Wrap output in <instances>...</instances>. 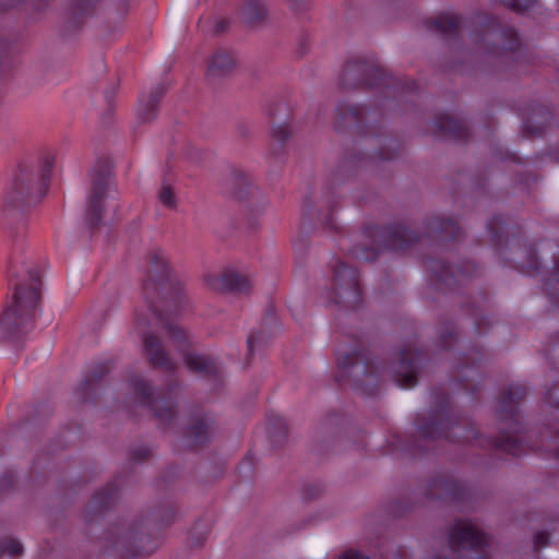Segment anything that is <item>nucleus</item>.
<instances>
[{
  "mask_svg": "<svg viewBox=\"0 0 559 559\" xmlns=\"http://www.w3.org/2000/svg\"><path fill=\"white\" fill-rule=\"evenodd\" d=\"M55 164L51 155L43 158L40 170L21 164L9 186L0 211V224L14 239L22 238L26 229V213L45 195Z\"/></svg>",
  "mask_w": 559,
  "mask_h": 559,
  "instance_id": "1",
  "label": "nucleus"
},
{
  "mask_svg": "<svg viewBox=\"0 0 559 559\" xmlns=\"http://www.w3.org/2000/svg\"><path fill=\"white\" fill-rule=\"evenodd\" d=\"M332 427L330 424H324L317 431L314 441L318 443L320 449H324L333 443L334 441V432L332 431Z\"/></svg>",
  "mask_w": 559,
  "mask_h": 559,
  "instance_id": "36",
  "label": "nucleus"
},
{
  "mask_svg": "<svg viewBox=\"0 0 559 559\" xmlns=\"http://www.w3.org/2000/svg\"><path fill=\"white\" fill-rule=\"evenodd\" d=\"M23 554V546L16 538L5 536L0 538V557H19Z\"/></svg>",
  "mask_w": 559,
  "mask_h": 559,
  "instance_id": "34",
  "label": "nucleus"
},
{
  "mask_svg": "<svg viewBox=\"0 0 559 559\" xmlns=\"http://www.w3.org/2000/svg\"><path fill=\"white\" fill-rule=\"evenodd\" d=\"M383 79V70L378 66L368 61L355 60L344 67L341 85L344 90L372 87L381 85Z\"/></svg>",
  "mask_w": 559,
  "mask_h": 559,
  "instance_id": "12",
  "label": "nucleus"
},
{
  "mask_svg": "<svg viewBox=\"0 0 559 559\" xmlns=\"http://www.w3.org/2000/svg\"><path fill=\"white\" fill-rule=\"evenodd\" d=\"M28 288L16 284L12 304L0 316V342L19 341L25 333L32 311L39 300L40 276L37 271H28Z\"/></svg>",
  "mask_w": 559,
  "mask_h": 559,
  "instance_id": "3",
  "label": "nucleus"
},
{
  "mask_svg": "<svg viewBox=\"0 0 559 559\" xmlns=\"http://www.w3.org/2000/svg\"><path fill=\"white\" fill-rule=\"evenodd\" d=\"M215 430V419L207 414L193 417L186 428L185 437L191 445H204Z\"/></svg>",
  "mask_w": 559,
  "mask_h": 559,
  "instance_id": "20",
  "label": "nucleus"
},
{
  "mask_svg": "<svg viewBox=\"0 0 559 559\" xmlns=\"http://www.w3.org/2000/svg\"><path fill=\"white\" fill-rule=\"evenodd\" d=\"M187 368L202 378L218 379L221 376L217 362L210 356L187 353L183 357Z\"/></svg>",
  "mask_w": 559,
  "mask_h": 559,
  "instance_id": "22",
  "label": "nucleus"
},
{
  "mask_svg": "<svg viewBox=\"0 0 559 559\" xmlns=\"http://www.w3.org/2000/svg\"><path fill=\"white\" fill-rule=\"evenodd\" d=\"M133 461L143 462L151 456V450L146 447H138L130 452Z\"/></svg>",
  "mask_w": 559,
  "mask_h": 559,
  "instance_id": "46",
  "label": "nucleus"
},
{
  "mask_svg": "<svg viewBox=\"0 0 559 559\" xmlns=\"http://www.w3.org/2000/svg\"><path fill=\"white\" fill-rule=\"evenodd\" d=\"M385 247L392 251H400L419 241V235L405 226L388 229L384 236Z\"/></svg>",
  "mask_w": 559,
  "mask_h": 559,
  "instance_id": "24",
  "label": "nucleus"
},
{
  "mask_svg": "<svg viewBox=\"0 0 559 559\" xmlns=\"http://www.w3.org/2000/svg\"><path fill=\"white\" fill-rule=\"evenodd\" d=\"M525 396L524 385L511 384L499 401L500 437L495 441V447L514 456L520 455L523 451L522 440L519 437L522 426L516 406Z\"/></svg>",
  "mask_w": 559,
  "mask_h": 559,
  "instance_id": "5",
  "label": "nucleus"
},
{
  "mask_svg": "<svg viewBox=\"0 0 559 559\" xmlns=\"http://www.w3.org/2000/svg\"><path fill=\"white\" fill-rule=\"evenodd\" d=\"M158 200L162 204L169 209H175L177 206L176 197L174 189L170 185L164 182L158 191Z\"/></svg>",
  "mask_w": 559,
  "mask_h": 559,
  "instance_id": "38",
  "label": "nucleus"
},
{
  "mask_svg": "<svg viewBox=\"0 0 559 559\" xmlns=\"http://www.w3.org/2000/svg\"><path fill=\"white\" fill-rule=\"evenodd\" d=\"M473 40L483 52L492 55H500L503 50L513 51L520 46L516 32L511 27H502L495 19L475 33Z\"/></svg>",
  "mask_w": 559,
  "mask_h": 559,
  "instance_id": "10",
  "label": "nucleus"
},
{
  "mask_svg": "<svg viewBox=\"0 0 559 559\" xmlns=\"http://www.w3.org/2000/svg\"><path fill=\"white\" fill-rule=\"evenodd\" d=\"M353 255L362 261H373L377 259L379 251L364 245H357L352 250Z\"/></svg>",
  "mask_w": 559,
  "mask_h": 559,
  "instance_id": "39",
  "label": "nucleus"
},
{
  "mask_svg": "<svg viewBox=\"0 0 559 559\" xmlns=\"http://www.w3.org/2000/svg\"><path fill=\"white\" fill-rule=\"evenodd\" d=\"M429 27L450 38L459 33L460 21L454 15H440L429 23Z\"/></svg>",
  "mask_w": 559,
  "mask_h": 559,
  "instance_id": "31",
  "label": "nucleus"
},
{
  "mask_svg": "<svg viewBox=\"0 0 559 559\" xmlns=\"http://www.w3.org/2000/svg\"><path fill=\"white\" fill-rule=\"evenodd\" d=\"M176 510L173 506L166 504L154 510L152 516L154 521L160 522V524H169L175 518Z\"/></svg>",
  "mask_w": 559,
  "mask_h": 559,
  "instance_id": "37",
  "label": "nucleus"
},
{
  "mask_svg": "<svg viewBox=\"0 0 559 559\" xmlns=\"http://www.w3.org/2000/svg\"><path fill=\"white\" fill-rule=\"evenodd\" d=\"M146 259L148 273L143 292L154 316L162 321L163 313H175L179 310L186 296L182 285L173 276L163 250L152 249Z\"/></svg>",
  "mask_w": 559,
  "mask_h": 559,
  "instance_id": "2",
  "label": "nucleus"
},
{
  "mask_svg": "<svg viewBox=\"0 0 559 559\" xmlns=\"http://www.w3.org/2000/svg\"><path fill=\"white\" fill-rule=\"evenodd\" d=\"M131 388L140 403L148 406L160 425H169L177 415L173 401L154 397V390L150 382L142 376L134 374L130 378Z\"/></svg>",
  "mask_w": 559,
  "mask_h": 559,
  "instance_id": "11",
  "label": "nucleus"
},
{
  "mask_svg": "<svg viewBox=\"0 0 559 559\" xmlns=\"http://www.w3.org/2000/svg\"><path fill=\"white\" fill-rule=\"evenodd\" d=\"M307 52V45H306V41L302 40V43L300 44L299 48L297 49V53L302 57L305 56Z\"/></svg>",
  "mask_w": 559,
  "mask_h": 559,
  "instance_id": "54",
  "label": "nucleus"
},
{
  "mask_svg": "<svg viewBox=\"0 0 559 559\" xmlns=\"http://www.w3.org/2000/svg\"><path fill=\"white\" fill-rule=\"evenodd\" d=\"M543 253L549 257V261L544 260L539 262L537 250L533 246H530L515 252L512 260L524 273L533 274L539 271V269H544L554 277V281L558 282L557 285L551 287L552 290L549 294L554 301L559 305V247L548 243L543 248Z\"/></svg>",
  "mask_w": 559,
  "mask_h": 559,
  "instance_id": "9",
  "label": "nucleus"
},
{
  "mask_svg": "<svg viewBox=\"0 0 559 559\" xmlns=\"http://www.w3.org/2000/svg\"><path fill=\"white\" fill-rule=\"evenodd\" d=\"M399 156V152L394 150L391 145H386L379 150L377 153V157L380 160H392Z\"/></svg>",
  "mask_w": 559,
  "mask_h": 559,
  "instance_id": "47",
  "label": "nucleus"
},
{
  "mask_svg": "<svg viewBox=\"0 0 559 559\" xmlns=\"http://www.w3.org/2000/svg\"><path fill=\"white\" fill-rule=\"evenodd\" d=\"M508 8L513 11L522 12L527 10L532 4L533 0H501Z\"/></svg>",
  "mask_w": 559,
  "mask_h": 559,
  "instance_id": "43",
  "label": "nucleus"
},
{
  "mask_svg": "<svg viewBox=\"0 0 559 559\" xmlns=\"http://www.w3.org/2000/svg\"><path fill=\"white\" fill-rule=\"evenodd\" d=\"M435 134L440 136L453 138L455 140H466L468 138V128L464 121L449 115L437 117L433 122Z\"/></svg>",
  "mask_w": 559,
  "mask_h": 559,
  "instance_id": "23",
  "label": "nucleus"
},
{
  "mask_svg": "<svg viewBox=\"0 0 559 559\" xmlns=\"http://www.w3.org/2000/svg\"><path fill=\"white\" fill-rule=\"evenodd\" d=\"M320 492H321V489L319 487H317V486L310 487L308 489V496L311 497V498H314V497L319 496Z\"/></svg>",
  "mask_w": 559,
  "mask_h": 559,
  "instance_id": "53",
  "label": "nucleus"
},
{
  "mask_svg": "<svg viewBox=\"0 0 559 559\" xmlns=\"http://www.w3.org/2000/svg\"><path fill=\"white\" fill-rule=\"evenodd\" d=\"M445 397H437V409L426 415H420L417 420V429L425 440H433L444 437L454 442H469L476 438L477 432L469 423H450L445 416Z\"/></svg>",
  "mask_w": 559,
  "mask_h": 559,
  "instance_id": "7",
  "label": "nucleus"
},
{
  "mask_svg": "<svg viewBox=\"0 0 559 559\" xmlns=\"http://www.w3.org/2000/svg\"><path fill=\"white\" fill-rule=\"evenodd\" d=\"M239 131L242 135H248L250 133V130L245 126L239 127Z\"/></svg>",
  "mask_w": 559,
  "mask_h": 559,
  "instance_id": "55",
  "label": "nucleus"
},
{
  "mask_svg": "<svg viewBox=\"0 0 559 559\" xmlns=\"http://www.w3.org/2000/svg\"><path fill=\"white\" fill-rule=\"evenodd\" d=\"M14 481V474L12 472H4L0 477V491L11 488Z\"/></svg>",
  "mask_w": 559,
  "mask_h": 559,
  "instance_id": "48",
  "label": "nucleus"
},
{
  "mask_svg": "<svg viewBox=\"0 0 559 559\" xmlns=\"http://www.w3.org/2000/svg\"><path fill=\"white\" fill-rule=\"evenodd\" d=\"M285 2L290 11L296 15L305 14L310 8L308 0H285Z\"/></svg>",
  "mask_w": 559,
  "mask_h": 559,
  "instance_id": "41",
  "label": "nucleus"
},
{
  "mask_svg": "<svg viewBox=\"0 0 559 559\" xmlns=\"http://www.w3.org/2000/svg\"><path fill=\"white\" fill-rule=\"evenodd\" d=\"M420 365L419 355L413 347L402 349L399 366L393 372V380L403 388L416 384V377Z\"/></svg>",
  "mask_w": 559,
  "mask_h": 559,
  "instance_id": "18",
  "label": "nucleus"
},
{
  "mask_svg": "<svg viewBox=\"0 0 559 559\" xmlns=\"http://www.w3.org/2000/svg\"><path fill=\"white\" fill-rule=\"evenodd\" d=\"M333 284L337 302L356 308L361 299V290L357 271L344 262L333 266Z\"/></svg>",
  "mask_w": 559,
  "mask_h": 559,
  "instance_id": "13",
  "label": "nucleus"
},
{
  "mask_svg": "<svg viewBox=\"0 0 559 559\" xmlns=\"http://www.w3.org/2000/svg\"><path fill=\"white\" fill-rule=\"evenodd\" d=\"M236 66L235 53L227 48L219 47L206 60L205 76L210 82L224 80L234 73Z\"/></svg>",
  "mask_w": 559,
  "mask_h": 559,
  "instance_id": "16",
  "label": "nucleus"
},
{
  "mask_svg": "<svg viewBox=\"0 0 559 559\" xmlns=\"http://www.w3.org/2000/svg\"><path fill=\"white\" fill-rule=\"evenodd\" d=\"M269 435L275 447H282L287 440V426L281 418L276 419L269 429Z\"/></svg>",
  "mask_w": 559,
  "mask_h": 559,
  "instance_id": "35",
  "label": "nucleus"
},
{
  "mask_svg": "<svg viewBox=\"0 0 559 559\" xmlns=\"http://www.w3.org/2000/svg\"><path fill=\"white\" fill-rule=\"evenodd\" d=\"M427 227L431 235H442L450 238H457L461 231L459 224L453 218L443 216L430 217Z\"/></svg>",
  "mask_w": 559,
  "mask_h": 559,
  "instance_id": "27",
  "label": "nucleus"
},
{
  "mask_svg": "<svg viewBox=\"0 0 559 559\" xmlns=\"http://www.w3.org/2000/svg\"><path fill=\"white\" fill-rule=\"evenodd\" d=\"M267 10L259 0H248L241 10V17L248 25H258L266 20Z\"/></svg>",
  "mask_w": 559,
  "mask_h": 559,
  "instance_id": "28",
  "label": "nucleus"
},
{
  "mask_svg": "<svg viewBox=\"0 0 559 559\" xmlns=\"http://www.w3.org/2000/svg\"><path fill=\"white\" fill-rule=\"evenodd\" d=\"M140 524L123 519L111 522L100 537L103 550L126 559L151 555L157 544L140 528Z\"/></svg>",
  "mask_w": 559,
  "mask_h": 559,
  "instance_id": "4",
  "label": "nucleus"
},
{
  "mask_svg": "<svg viewBox=\"0 0 559 559\" xmlns=\"http://www.w3.org/2000/svg\"><path fill=\"white\" fill-rule=\"evenodd\" d=\"M290 134L292 131L286 123H278L272 128V138L280 143L287 141Z\"/></svg>",
  "mask_w": 559,
  "mask_h": 559,
  "instance_id": "40",
  "label": "nucleus"
},
{
  "mask_svg": "<svg viewBox=\"0 0 559 559\" xmlns=\"http://www.w3.org/2000/svg\"><path fill=\"white\" fill-rule=\"evenodd\" d=\"M260 340V336H257L255 334L251 333L249 336H248V340H247V346H248V350H249V354H252V350H253V344L255 342H258Z\"/></svg>",
  "mask_w": 559,
  "mask_h": 559,
  "instance_id": "51",
  "label": "nucleus"
},
{
  "mask_svg": "<svg viewBox=\"0 0 559 559\" xmlns=\"http://www.w3.org/2000/svg\"><path fill=\"white\" fill-rule=\"evenodd\" d=\"M335 355L343 376L348 377L361 393L373 395L378 392L377 368L361 353L359 344L341 343Z\"/></svg>",
  "mask_w": 559,
  "mask_h": 559,
  "instance_id": "6",
  "label": "nucleus"
},
{
  "mask_svg": "<svg viewBox=\"0 0 559 559\" xmlns=\"http://www.w3.org/2000/svg\"><path fill=\"white\" fill-rule=\"evenodd\" d=\"M97 0H68L63 34L71 35L78 31L83 21L90 16Z\"/></svg>",
  "mask_w": 559,
  "mask_h": 559,
  "instance_id": "19",
  "label": "nucleus"
},
{
  "mask_svg": "<svg viewBox=\"0 0 559 559\" xmlns=\"http://www.w3.org/2000/svg\"><path fill=\"white\" fill-rule=\"evenodd\" d=\"M166 93V86L158 84L147 93L142 94L139 100L138 119L140 122H151L157 116V105Z\"/></svg>",
  "mask_w": 559,
  "mask_h": 559,
  "instance_id": "21",
  "label": "nucleus"
},
{
  "mask_svg": "<svg viewBox=\"0 0 559 559\" xmlns=\"http://www.w3.org/2000/svg\"><path fill=\"white\" fill-rule=\"evenodd\" d=\"M110 369L111 366L109 362H102L95 365L87 371L79 388V393L81 394L83 401H87L91 399V391L93 385L96 382H98L104 376H106L110 371Z\"/></svg>",
  "mask_w": 559,
  "mask_h": 559,
  "instance_id": "26",
  "label": "nucleus"
},
{
  "mask_svg": "<svg viewBox=\"0 0 559 559\" xmlns=\"http://www.w3.org/2000/svg\"><path fill=\"white\" fill-rule=\"evenodd\" d=\"M533 544H534V550L535 551H538L539 549L548 546L549 545V535H548V533L544 532V531L537 532L534 535Z\"/></svg>",
  "mask_w": 559,
  "mask_h": 559,
  "instance_id": "44",
  "label": "nucleus"
},
{
  "mask_svg": "<svg viewBox=\"0 0 559 559\" xmlns=\"http://www.w3.org/2000/svg\"><path fill=\"white\" fill-rule=\"evenodd\" d=\"M165 329L171 340L176 343L177 348L181 352H185L189 345V335L187 331L174 322H166Z\"/></svg>",
  "mask_w": 559,
  "mask_h": 559,
  "instance_id": "33",
  "label": "nucleus"
},
{
  "mask_svg": "<svg viewBox=\"0 0 559 559\" xmlns=\"http://www.w3.org/2000/svg\"><path fill=\"white\" fill-rule=\"evenodd\" d=\"M427 267L432 272L439 285L451 287L457 281L453 267L442 261L429 260L427 261Z\"/></svg>",
  "mask_w": 559,
  "mask_h": 559,
  "instance_id": "29",
  "label": "nucleus"
},
{
  "mask_svg": "<svg viewBox=\"0 0 559 559\" xmlns=\"http://www.w3.org/2000/svg\"><path fill=\"white\" fill-rule=\"evenodd\" d=\"M551 115L547 108L538 106L535 111H533L530 117L526 126L525 132L526 135H537L542 134L545 127H547L550 122Z\"/></svg>",
  "mask_w": 559,
  "mask_h": 559,
  "instance_id": "30",
  "label": "nucleus"
},
{
  "mask_svg": "<svg viewBox=\"0 0 559 559\" xmlns=\"http://www.w3.org/2000/svg\"><path fill=\"white\" fill-rule=\"evenodd\" d=\"M545 399L550 406L559 409V383L547 391Z\"/></svg>",
  "mask_w": 559,
  "mask_h": 559,
  "instance_id": "45",
  "label": "nucleus"
},
{
  "mask_svg": "<svg viewBox=\"0 0 559 559\" xmlns=\"http://www.w3.org/2000/svg\"><path fill=\"white\" fill-rule=\"evenodd\" d=\"M114 186V165L108 158L98 159L91 171V190L86 201V216L91 227L102 221L105 213L104 199Z\"/></svg>",
  "mask_w": 559,
  "mask_h": 559,
  "instance_id": "8",
  "label": "nucleus"
},
{
  "mask_svg": "<svg viewBox=\"0 0 559 559\" xmlns=\"http://www.w3.org/2000/svg\"><path fill=\"white\" fill-rule=\"evenodd\" d=\"M376 121L366 107L341 103L335 108L334 127L338 131H344L353 126L362 130Z\"/></svg>",
  "mask_w": 559,
  "mask_h": 559,
  "instance_id": "15",
  "label": "nucleus"
},
{
  "mask_svg": "<svg viewBox=\"0 0 559 559\" xmlns=\"http://www.w3.org/2000/svg\"><path fill=\"white\" fill-rule=\"evenodd\" d=\"M143 349L152 367L167 372L176 369L175 361L169 357L163 341L153 333L142 334Z\"/></svg>",
  "mask_w": 559,
  "mask_h": 559,
  "instance_id": "17",
  "label": "nucleus"
},
{
  "mask_svg": "<svg viewBox=\"0 0 559 559\" xmlns=\"http://www.w3.org/2000/svg\"><path fill=\"white\" fill-rule=\"evenodd\" d=\"M455 340L456 336L452 324L447 325L444 328V331L439 336L440 344L444 348L450 347L455 342Z\"/></svg>",
  "mask_w": 559,
  "mask_h": 559,
  "instance_id": "42",
  "label": "nucleus"
},
{
  "mask_svg": "<svg viewBox=\"0 0 559 559\" xmlns=\"http://www.w3.org/2000/svg\"><path fill=\"white\" fill-rule=\"evenodd\" d=\"M459 484L447 477H435L430 479L426 487V496L435 498H459Z\"/></svg>",
  "mask_w": 559,
  "mask_h": 559,
  "instance_id": "25",
  "label": "nucleus"
},
{
  "mask_svg": "<svg viewBox=\"0 0 559 559\" xmlns=\"http://www.w3.org/2000/svg\"><path fill=\"white\" fill-rule=\"evenodd\" d=\"M118 493V485L116 483L108 484L94 495L93 507L100 512L102 510L110 507L117 500Z\"/></svg>",
  "mask_w": 559,
  "mask_h": 559,
  "instance_id": "32",
  "label": "nucleus"
},
{
  "mask_svg": "<svg viewBox=\"0 0 559 559\" xmlns=\"http://www.w3.org/2000/svg\"><path fill=\"white\" fill-rule=\"evenodd\" d=\"M228 27L229 20L222 17L215 22L213 32L215 35H221L224 34L228 29Z\"/></svg>",
  "mask_w": 559,
  "mask_h": 559,
  "instance_id": "50",
  "label": "nucleus"
},
{
  "mask_svg": "<svg viewBox=\"0 0 559 559\" xmlns=\"http://www.w3.org/2000/svg\"><path fill=\"white\" fill-rule=\"evenodd\" d=\"M495 224H496V218H493V219L488 224V228H489V229H492V228H493V226H495Z\"/></svg>",
  "mask_w": 559,
  "mask_h": 559,
  "instance_id": "56",
  "label": "nucleus"
},
{
  "mask_svg": "<svg viewBox=\"0 0 559 559\" xmlns=\"http://www.w3.org/2000/svg\"><path fill=\"white\" fill-rule=\"evenodd\" d=\"M205 285L215 293L242 294L250 289V280L236 271H225L219 274L204 276Z\"/></svg>",
  "mask_w": 559,
  "mask_h": 559,
  "instance_id": "14",
  "label": "nucleus"
},
{
  "mask_svg": "<svg viewBox=\"0 0 559 559\" xmlns=\"http://www.w3.org/2000/svg\"><path fill=\"white\" fill-rule=\"evenodd\" d=\"M467 267H471V271L469 270H465V269H461L460 270V275L461 276H471L473 274V272H475V270H476V266L474 264H471V263L467 264Z\"/></svg>",
  "mask_w": 559,
  "mask_h": 559,
  "instance_id": "52",
  "label": "nucleus"
},
{
  "mask_svg": "<svg viewBox=\"0 0 559 559\" xmlns=\"http://www.w3.org/2000/svg\"><path fill=\"white\" fill-rule=\"evenodd\" d=\"M206 540V532H193L191 535V546L201 547Z\"/></svg>",
  "mask_w": 559,
  "mask_h": 559,
  "instance_id": "49",
  "label": "nucleus"
}]
</instances>
